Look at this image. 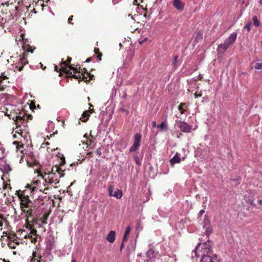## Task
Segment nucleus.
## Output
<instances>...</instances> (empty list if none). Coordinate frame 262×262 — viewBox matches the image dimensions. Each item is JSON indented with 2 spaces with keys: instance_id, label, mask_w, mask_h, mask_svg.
Instances as JSON below:
<instances>
[{
  "instance_id": "obj_1",
  "label": "nucleus",
  "mask_w": 262,
  "mask_h": 262,
  "mask_svg": "<svg viewBox=\"0 0 262 262\" xmlns=\"http://www.w3.org/2000/svg\"><path fill=\"white\" fill-rule=\"evenodd\" d=\"M193 254L195 257H201L200 262H214L216 258V254H214L212 249L211 243L207 239L202 244L200 243L192 251V257Z\"/></svg>"
},
{
  "instance_id": "obj_2",
  "label": "nucleus",
  "mask_w": 262,
  "mask_h": 262,
  "mask_svg": "<svg viewBox=\"0 0 262 262\" xmlns=\"http://www.w3.org/2000/svg\"><path fill=\"white\" fill-rule=\"evenodd\" d=\"M38 179L34 181L30 185L28 184L26 187L29 189V191L32 193L33 191L39 190L47 194L46 191L48 189L47 186L49 185L44 175L40 172L38 173Z\"/></svg>"
},
{
  "instance_id": "obj_3",
  "label": "nucleus",
  "mask_w": 262,
  "mask_h": 262,
  "mask_svg": "<svg viewBox=\"0 0 262 262\" xmlns=\"http://www.w3.org/2000/svg\"><path fill=\"white\" fill-rule=\"evenodd\" d=\"M43 175L49 184H57L59 183V179L63 177L64 173L59 167L55 166L52 168L51 172H45Z\"/></svg>"
},
{
  "instance_id": "obj_4",
  "label": "nucleus",
  "mask_w": 262,
  "mask_h": 262,
  "mask_svg": "<svg viewBox=\"0 0 262 262\" xmlns=\"http://www.w3.org/2000/svg\"><path fill=\"white\" fill-rule=\"evenodd\" d=\"M46 251L47 252L46 255H43L39 257V259L37 260L34 259L32 262H51L53 258L52 255L50 253V251L54 247V240L53 238L48 239L46 242Z\"/></svg>"
},
{
  "instance_id": "obj_5",
  "label": "nucleus",
  "mask_w": 262,
  "mask_h": 262,
  "mask_svg": "<svg viewBox=\"0 0 262 262\" xmlns=\"http://www.w3.org/2000/svg\"><path fill=\"white\" fill-rule=\"evenodd\" d=\"M237 37V33L234 32L224 41L223 43L218 45L217 51L219 52H224L227 49L232 45L236 40Z\"/></svg>"
},
{
  "instance_id": "obj_6",
  "label": "nucleus",
  "mask_w": 262,
  "mask_h": 262,
  "mask_svg": "<svg viewBox=\"0 0 262 262\" xmlns=\"http://www.w3.org/2000/svg\"><path fill=\"white\" fill-rule=\"evenodd\" d=\"M18 195L20 200L21 207L22 208L29 207L31 201L30 200L28 194L27 193V189L23 191L20 194H18Z\"/></svg>"
},
{
  "instance_id": "obj_7",
  "label": "nucleus",
  "mask_w": 262,
  "mask_h": 262,
  "mask_svg": "<svg viewBox=\"0 0 262 262\" xmlns=\"http://www.w3.org/2000/svg\"><path fill=\"white\" fill-rule=\"evenodd\" d=\"M6 112H5V115L9 117L10 119H12L13 120H17L19 118H21L22 113H21L18 109H16L15 107L14 110H11L10 113H8L9 108L6 107L5 108Z\"/></svg>"
},
{
  "instance_id": "obj_8",
  "label": "nucleus",
  "mask_w": 262,
  "mask_h": 262,
  "mask_svg": "<svg viewBox=\"0 0 262 262\" xmlns=\"http://www.w3.org/2000/svg\"><path fill=\"white\" fill-rule=\"evenodd\" d=\"M142 136L140 133H137L135 135L134 138V143L129 149V152H136L140 145Z\"/></svg>"
},
{
  "instance_id": "obj_9",
  "label": "nucleus",
  "mask_w": 262,
  "mask_h": 262,
  "mask_svg": "<svg viewBox=\"0 0 262 262\" xmlns=\"http://www.w3.org/2000/svg\"><path fill=\"white\" fill-rule=\"evenodd\" d=\"M203 228L205 229L207 237H208L212 232V228L210 225V220L207 216L205 217L203 221Z\"/></svg>"
},
{
  "instance_id": "obj_10",
  "label": "nucleus",
  "mask_w": 262,
  "mask_h": 262,
  "mask_svg": "<svg viewBox=\"0 0 262 262\" xmlns=\"http://www.w3.org/2000/svg\"><path fill=\"white\" fill-rule=\"evenodd\" d=\"M109 194L110 196H114L117 199H120L122 195L121 190L116 189L114 190L113 186H110L108 187Z\"/></svg>"
},
{
  "instance_id": "obj_11",
  "label": "nucleus",
  "mask_w": 262,
  "mask_h": 262,
  "mask_svg": "<svg viewBox=\"0 0 262 262\" xmlns=\"http://www.w3.org/2000/svg\"><path fill=\"white\" fill-rule=\"evenodd\" d=\"M181 130L184 133L190 132L192 128V126L189 125L185 121H180L179 125Z\"/></svg>"
},
{
  "instance_id": "obj_12",
  "label": "nucleus",
  "mask_w": 262,
  "mask_h": 262,
  "mask_svg": "<svg viewBox=\"0 0 262 262\" xmlns=\"http://www.w3.org/2000/svg\"><path fill=\"white\" fill-rule=\"evenodd\" d=\"M172 5L177 10L182 11L184 8L185 4L181 0H173Z\"/></svg>"
},
{
  "instance_id": "obj_13",
  "label": "nucleus",
  "mask_w": 262,
  "mask_h": 262,
  "mask_svg": "<svg viewBox=\"0 0 262 262\" xmlns=\"http://www.w3.org/2000/svg\"><path fill=\"white\" fill-rule=\"evenodd\" d=\"M68 68L69 70H72L73 71L74 73L72 74V72H71V74L74 78L78 79L79 80H82V79L84 77L82 73L80 74L79 72H77L74 68L72 67L71 66H69Z\"/></svg>"
},
{
  "instance_id": "obj_14",
  "label": "nucleus",
  "mask_w": 262,
  "mask_h": 262,
  "mask_svg": "<svg viewBox=\"0 0 262 262\" xmlns=\"http://www.w3.org/2000/svg\"><path fill=\"white\" fill-rule=\"evenodd\" d=\"M146 255L149 259H151L156 256L152 244H150L149 245V250L146 252Z\"/></svg>"
},
{
  "instance_id": "obj_15",
  "label": "nucleus",
  "mask_w": 262,
  "mask_h": 262,
  "mask_svg": "<svg viewBox=\"0 0 262 262\" xmlns=\"http://www.w3.org/2000/svg\"><path fill=\"white\" fill-rule=\"evenodd\" d=\"M9 241L8 243V246L11 249L15 248L16 246L19 244V242L15 238V237L8 236Z\"/></svg>"
},
{
  "instance_id": "obj_16",
  "label": "nucleus",
  "mask_w": 262,
  "mask_h": 262,
  "mask_svg": "<svg viewBox=\"0 0 262 262\" xmlns=\"http://www.w3.org/2000/svg\"><path fill=\"white\" fill-rule=\"evenodd\" d=\"M0 170L4 173H8L11 171V168L10 165L6 163L0 164Z\"/></svg>"
},
{
  "instance_id": "obj_17",
  "label": "nucleus",
  "mask_w": 262,
  "mask_h": 262,
  "mask_svg": "<svg viewBox=\"0 0 262 262\" xmlns=\"http://www.w3.org/2000/svg\"><path fill=\"white\" fill-rule=\"evenodd\" d=\"M19 61L18 63V65L16 66V68L18 69V71H20L24 65L28 63L27 59L24 57H20L19 59Z\"/></svg>"
},
{
  "instance_id": "obj_18",
  "label": "nucleus",
  "mask_w": 262,
  "mask_h": 262,
  "mask_svg": "<svg viewBox=\"0 0 262 262\" xmlns=\"http://www.w3.org/2000/svg\"><path fill=\"white\" fill-rule=\"evenodd\" d=\"M115 235L116 232L115 231H111L106 236L107 241L110 243H113L115 239Z\"/></svg>"
},
{
  "instance_id": "obj_19",
  "label": "nucleus",
  "mask_w": 262,
  "mask_h": 262,
  "mask_svg": "<svg viewBox=\"0 0 262 262\" xmlns=\"http://www.w3.org/2000/svg\"><path fill=\"white\" fill-rule=\"evenodd\" d=\"M188 104L186 103H181L178 106V110L180 111L181 114H184L186 112V108H187Z\"/></svg>"
},
{
  "instance_id": "obj_20",
  "label": "nucleus",
  "mask_w": 262,
  "mask_h": 262,
  "mask_svg": "<svg viewBox=\"0 0 262 262\" xmlns=\"http://www.w3.org/2000/svg\"><path fill=\"white\" fill-rule=\"evenodd\" d=\"M181 162V158H180L179 154L176 153L174 157L171 158L170 160L171 165H174L177 163H179Z\"/></svg>"
},
{
  "instance_id": "obj_21",
  "label": "nucleus",
  "mask_w": 262,
  "mask_h": 262,
  "mask_svg": "<svg viewBox=\"0 0 262 262\" xmlns=\"http://www.w3.org/2000/svg\"><path fill=\"white\" fill-rule=\"evenodd\" d=\"M7 79V77L6 76L1 75L0 76V91L4 90L6 84L3 80H6Z\"/></svg>"
},
{
  "instance_id": "obj_22",
  "label": "nucleus",
  "mask_w": 262,
  "mask_h": 262,
  "mask_svg": "<svg viewBox=\"0 0 262 262\" xmlns=\"http://www.w3.org/2000/svg\"><path fill=\"white\" fill-rule=\"evenodd\" d=\"M157 127L160 132L166 131L168 129V126L165 122H163L160 124L158 125Z\"/></svg>"
},
{
  "instance_id": "obj_23",
  "label": "nucleus",
  "mask_w": 262,
  "mask_h": 262,
  "mask_svg": "<svg viewBox=\"0 0 262 262\" xmlns=\"http://www.w3.org/2000/svg\"><path fill=\"white\" fill-rule=\"evenodd\" d=\"M8 223L2 216H0V230L2 231L3 226H7Z\"/></svg>"
},
{
  "instance_id": "obj_24",
  "label": "nucleus",
  "mask_w": 262,
  "mask_h": 262,
  "mask_svg": "<svg viewBox=\"0 0 262 262\" xmlns=\"http://www.w3.org/2000/svg\"><path fill=\"white\" fill-rule=\"evenodd\" d=\"M25 115L23 113H22L21 118H19L17 120H15L14 121L16 122V125L18 126H20V124L24 122V121L25 120Z\"/></svg>"
},
{
  "instance_id": "obj_25",
  "label": "nucleus",
  "mask_w": 262,
  "mask_h": 262,
  "mask_svg": "<svg viewBox=\"0 0 262 262\" xmlns=\"http://www.w3.org/2000/svg\"><path fill=\"white\" fill-rule=\"evenodd\" d=\"M130 230H131V228H130V226H128L126 228V229H125V232L124 233L123 237V241H125L126 239V238H127L128 234L129 233V232L130 231Z\"/></svg>"
},
{
  "instance_id": "obj_26",
  "label": "nucleus",
  "mask_w": 262,
  "mask_h": 262,
  "mask_svg": "<svg viewBox=\"0 0 262 262\" xmlns=\"http://www.w3.org/2000/svg\"><path fill=\"white\" fill-rule=\"evenodd\" d=\"M253 68L256 70H260L262 69V62L258 61L254 63Z\"/></svg>"
},
{
  "instance_id": "obj_27",
  "label": "nucleus",
  "mask_w": 262,
  "mask_h": 262,
  "mask_svg": "<svg viewBox=\"0 0 262 262\" xmlns=\"http://www.w3.org/2000/svg\"><path fill=\"white\" fill-rule=\"evenodd\" d=\"M5 156V149L2 146V145H0V159L4 158Z\"/></svg>"
},
{
  "instance_id": "obj_28",
  "label": "nucleus",
  "mask_w": 262,
  "mask_h": 262,
  "mask_svg": "<svg viewBox=\"0 0 262 262\" xmlns=\"http://www.w3.org/2000/svg\"><path fill=\"white\" fill-rule=\"evenodd\" d=\"M253 21L254 26L258 27L260 25V23L256 16L253 17Z\"/></svg>"
},
{
  "instance_id": "obj_29",
  "label": "nucleus",
  "mask_w": 262,
  "mask_h": 262,
  "mask_svg": "<svg viewBox=\"0 0 262 262\" xmlns=\"http://www.w3.org/2000/svg\"><path fill=\"white\" fill-rule=\"evenodd\" d=\"M89 116H90V115H89V113L88 112H87V111L84 112L82 114V117H85L86 118L82 119L81 120L82 121L85 122V121H86Z\"/></svg>"
},
{
  "instance_id": "obj_30",
  "label": "nucleus",
  "mask_w": 262,
  "mask_h": 262,
  "mask_svg": "<svg viewBox=\"0 0 262 262\" xmlns=\"http://www.w3.org/2000/svg\"><path fill=\"white\" fill-rule=\"evenodd\" d=\"M250 27H251V23L249 22L248 24H247L244 27V28L245 29H247L248 32L250 30Z\"/></svg>"
},
{
  "instance_id": "obj_31",
  "label": "nucleus",
  "mask_w": 262,
  "mask_h": 262,
  "mask_svg": "<svg viewBox=\"0 0 262 262\" xmlns=\"http://www.w3.org/2000/svg\"><path fill=\"white\" fill-rule=\"evenodd\" d=\"M135 161H136V163L138 165H140V161H139V157L137 155H136L135 156Z\"/></svg>"
},
{
  "instance_id": "obj_32",
  "label": "nucleus",
  "mask_w": 262,
  "mask_h": 262,
  "mask_svg": "<svg viewBox=\"0 0 262 262\" xmlns=\"http://www.w3.org/2000/svg\"><path fill=\"white\" fill-rule=\"evenodd\" d=\"M253 201H253V198L252 197L251 199H249V202H248V203H249L250 204H251V205H254Z\"/></svg>"
},
{
  "instance_id": "obj_33",
  "label": "nucleus",
  "mask_w": 262,
  "mask_h": 262,
  "mask_svg": "<svg viewBox=\"0 0 262 262\" xmlns=\"http://www.w3.org/2000/svg\"><path fill=\"white\" fill-rule=\"evenodd\" d=\"M61 165L64 164L65 163V162H66V160H65V158L63 157V155H62V156H61Z\"/></svg>"
},
{
  "instance_id": "obj_34",
  "label": "nucleus",
  "mask_w": 262,
  "mask_h": 262,
  "mask_svg": "<svg viewBox=\"0 0 262 262\" xmlns=\"http://www.w3.org/2000/svg\"><path fill=\"white\" fill-rule=\"evenodd\" d=\"M177 59H178V56H174V59H173V66L176 65L177 61Z\"/></svg>"
},
{
  "instance_id": "obj_35",
  "label": "nucleus",
  "mask_w": 262,
  "mask_h": 262,
  "mask_svg": "<svg viewBox=\"0 0 262 262\" xmlns=\"http://www.w3.org/2000/svg\"><path fill=\"white\" fill-rule=\"evenodd\" d=\"M133 4L134 5H139L140 3L138 1V0H134V2H133Z\"/></svg>"
},
{
  "instance_id": "obj_36",
  "label": "nucleus",
  "mask_w": 262,
  "mask_h": 262,
  "mask_svg": "<svg viewBox=\"0 0 262 262\" xmlns=\"http://www.w3.org/2000/svg\"><path fill=\"white\" fill-rule=\"evenodd\" d=\"M72 19H73V16H71L69 18V19H68V23H69V24H71V21L72 20Z\"/></svg>"
},
{
  "instance_id": "obj_37",
  "label": "nucleus",
  "mask_w": 262,
  "mask_h": 262,
  "mask_svg": "<svg viewBox=\"0 0 262 262\" xmlns=\"http://www.w3.org/2000/svg\"><path fill=\"white\" fill-rule=\"evenodd\" d=\"M13 144H15V145H16V148L18 149V142L17 141H14L13 142Z\"/></svg>"
},
{
  "instance_id": "obj_38",
  "label": "nucleus",
  "mask_w": 262,
  "mask_h": 262,
  "mask_svg": "<svg viewBox=\"0 0 262 262\" xmlns=\"http://www.w3.org/2000/svg\"><path fill=\"white\" fill-rule=\"evenodd\" d=\"M151 125L153 127H155L156 126V121H152V123H151Z\"/></svg>"
},
{
  "instance_id": "obj_39",
  "label": "nucleus",
  "mask_w": 262,
  "mask_h": 262,
  "mask_svg": "<svg viewBox=\"0 0 262 262\" xmlns=\"http://www.w3.org/2000/svg\"><path fill=\"white\" fill-rule=\"evenodd\" d=\"M204 210L203 209H202L200 211L199 214L202 215L204 213Z\"/></svg>"
},
{
  "instance_id": "obj_40",
  "label": "nucleus",
  "mask_w": 262,
  "mask_h": 262,
  "mask_svg": "<svg viewBox=\"0 0 262 262\" xmlns=\"http://www.w3.org/2000/svg\"><path fill=\"white\" fill-rule=\"evenodd\" d=\"M201 37H202L201 35H200L199 34H198V35L196 36L195 39L200 38Z\"/></svg>"
},
{
  "instance_id": "obj_41",
  "label": "nucleus",
  "mask_w": 262,
  "mask_h": 262,
  "mask_svg": "<svg viewBox=\"0 0 262 262\" xmlns=\"http://www.w3.org/2000/svg\"><path fill=\"white\" fill-rule=\"evenodd\" d=\"M101 54H100L98 56V58L99 59V61H100L101 60Z\"/></svg>"
},
{
  "instance_id": "obj_42",
  "label": "nucleus",
  "mask_w": 262,
  "mask_h": 262,
  "mask_svg": "<svg viewBox=\"0 0 262 262\" xmlns=\"http://www.w3.org/2000/svg\"><path fill=\"white\" fill-rule=\"evenodd\" d=\"M24 233V234H23V235H24L25 237H26L27 236V235L26 234V231H23L22 232V233Z\"/></svg>"
},
{
  "instance_id": "obj_43",
  "label": "nucleus",
  "mask_w": 262,
  "mask_h": 262,
  "mask_svg": "<svg viewBox=\"0 0 262 262\" xmlns=\"http://www.w3.org/2000/svg\"><path fill=\"white\" fill-rule=\"evenodd\" d=\"M258 202L259 204L261 205H262V200H259L258 201Z\"/></svg>"
},
{
  "instance_id": "obj_44",
  "label": "nucleus",
  "mask_w": 262,
  "mask_h": 262,
  "mask_svg": "<svg viewBox=\"0 0 262 262\" xmlns=\"http://www.w3.org/2000/svg\"><path fill=\"white\" fill-rule=\"evenodd\" d=\"M2 260L3 262H10V261L6 260L5 259H3Z\"/></svg>"
},
{
  "instance_id": "obj_45",
  "label": "nucleus",
  "mask_w": 262,
  "mask_h": 262,
  "mask_svg": "<svg viewBox=\"0 0 262 262\" xmlns=\"http://www.w3.org/2000/svg\"><path fill=\"white\" fill-rule=\"evenodd\" d=\"M90 61V58H88L85 61L86 62H89Z\"/></svg>"
},
{
  "instance_id": "obj_46",
  "label": "nucleus",
  "mask_w": 262,
  "mask_h": 262,
  "mask_svg": "<svg viewBox=\"0 0 262 262\" xmlns=\"http://www.w3.org/2000/svg\"><path fill=\"white\" fill-rule=\"evenodd\" d=\"M54 69H55V71H57V70H58V67H57V66H55L54 67Z\"/></svg>"
},
{
  "instance_id": "obj_47",
  "label": "nucleus",
  "mask_w": 262,
  "mask_h": 262,
  "mask_svg": "<svg viewBox=\"0 0 262 262\" xmlns=\"http://www.w3.org/2000/svg\"><path fill=\"white\" fill-rule=\"evenodd\" d=\"M71 59H72L71 58H68V62H70V61H71Z\"/></svg>"
},
{
  "instance_id": "obj_48",
  "label": "nucleus",
  "mask_w": 262,
  "mask_h": 262,
  "mask_svg": "<svg viewBox=\"0 0 262 262\" xmlns=\"http://www.w3.org/2000/svg\"><path fill=\"white\" fill-rule=\"evenodd\" d=\"M71 262H76V259H75V258H73V259H72Z\"/></svg>"
},
{
  "instance_id": "obj_49",
  "label": "nucleus",
  "mask_w": 262,
  "mask_h": 262,
  "mask_svg": "<svg viewBox=\"0 0 262 262\" xmlns=\"http://www.w3.org/2000/svg\"><path fill=\"white\" fill-rule=\"evenodd\" d=\"M97 153L98 154H99V155H100V154H101V153L99 152V150H98V149H97Z\"/></svg>"
},
{
  "instance_id": "obj_50",
  "label": "nucleus",
  "mask_w": 262,
  "mask_h": 262,
  "mask_svg": "<svg viewBox=\"0 0 262 262\" xmlns=\"http://www.w3.org/2000/svg\"><path fill=\"white\" fill-rule=\"evenodd\" d=\"M259 3L262 5V0H259Z\"/></svg>"
},
{
  "instance_id": "obj_51",
  "label": "nucleus",
  "mask_w": 262,
  "mask_h": 262,
  "mask_svg": "<svg viewBox=\"0 0 262 262\" xmlns=\"http://www.w3.org/2000/svg\"><path fill=\"white\" fill-rule=\"evenodd\" d=\"M3 22H2L1 20H0V26H3Z\"/></svg>"
},
{
  "instance_id": "obj_52",
  "label": "nucleus",
  "mask_w": 262,
  "mask_h": 262,
  "mask_svg": "<svg viewBox=\"0 0 262 262\" xmlns=\"http://www.w3.org/2000/svg\"><path fill=\"white\" fill-rule=\"evenodd\" d=\"M86 71V70L85 69H83V71H82V72H85V71Z\"/></svg>"
},
{
  "instance_id": "obj_53",
  "label": "nucleus",
  "mask_w": 262,
  "mask_h": 262,
  "mask_svg": "<svg viewBox=\"0 0 262 262\" xmlns=\"http://www.w3.org/2000/svg\"><path fill=\"white\" fill-rule=\"evenodd\" d=\"M86 71V70L85 69H83V71H82V72H85V71Z\"/></svg>"
},
{
  "instance_id": "obj_54",
  "label": "nucleus",
  "mask_w": 262,
  "mask_h": 262,
  "mask_svg": "<svg viewBox=\"0 0 262 262\" xmlns=\"http://www.w3.org/2000/svg\"><path fill=\"white\" fill-rule=\"evenodd\" d=\"M86 71V70L85 69H83V71H82V72H85V71Z\"/></svg>"
},
{
  "instance_id": "obj_55",
  "label": "nucleus",
  "mask_w": 262,
  "mask_h": 262,
  "mask_svg": "<svg viewBox=\"0 0 262 262\" xmlns=\"http://www.w3.org/2000/svg\"><path fill=\"white\" fill-rule=\"evenodd\" d=\"M123 243H122L121 245V249H122L123 248Z\"/></svg>"
},
{
  "instance_id": "obj_56",
  "label": "nucleus",
  "mask_w": 262,
  "mask_h": 262,
  "mask_svg": "<svg viewBox=\"0 0 262 262\" xmlns=\"http://www.w3.org/2000/svg\"><path fill=\"white\" fill-rule=\"evenodd\" d=\"M95 53L97 54V51H98V49H95Z\"/></svg>"
},
{
  "instance_id": "obj_57",
  "label": "nucleus",
  "mask_w": 262,
  "mask_h": 262,
  "mask_svg": "<svg viewBox=\"0 0 262 262\" xmlns=\"http://www.w3.org/2000/svg\"><path fill=\"white\" fill-rule=\"evenodd\" d=\"M7 106H8V107H12V105H9V104H8V105H7Z\"/></svg>"
},
{
  "instance_id": "obj_58",
  "label": "nucleus",
  "mask_w": 262,
  "mask_h": 262,
  "mask_svg": "<svg viewBox=\"0 0 262 262\" xmlns=\"http://www.w3.org/2000/svg\"><path fill=\"white\" fill-rule=\"evenodd\" d=\"M13 137H14V138H16V135H15V134H14V135H13Z\"/></svg>"
},
{
  "instance_id": "obj_59",
  "label": "nucleus",
  "mask_w": 262,
  "mask_h": 262,
  "mask_svg": "<svg viewBox=\"0 0 262 262\" xmlns=\"http://www.w3.org/2000/svg\"><path fill=\"white\" fill-rule=\"evenodd\" d=\"M66 72H68V70L67 69H66Z\"/></svg>"
},
{
  "instance_id": "obj_60",
  "label": "nucleus",
  "mask_w": 262,
  "mask_h": 262,
  "mask_svg": "<svg viewBox=\"0 0 262 262\" xmlns=\"http://www.w3.org/2000/svg\"><path fill=\"white\" fill-rule=\"evenodd\" d=\"M49 143L48 142L46 143V144L48 145Z\"/></svg>"
},
{
  "instance_id": "obj_61",
  "label": "nucleus",
  "mask_w": 262,
  "mask_h": 262,
  "mask_svg": "<svg viewBox=\"0 0 262 262\" xmlns=\"http://www.w3.org/2000/svg\"><path fill=\"white\" fill-rule=\"evenodd\" d=\"M73 183H74V182H72V183L71 184V185H73Z\"/></svg>"
},
{
  "instance_id": "obj_62",
  "label": "nucleus",
  "mask_w": 262,
  "mask_h": 262,
  "mask_svg": "<svg viewBox=\"0 0 262 262\" xmlns=\"http://www.w3.org/2000/svg\"><path fill=\"white\" fill-rule=\"evenodd\" d=\"M198 97V95H195V97L196 98V97Z\"/></svg>"
},
{
  "instance_id": "obj_63",
  "label": "nucleus",
  "mask_w": 262,
  "mask_h": 262,
  "mask_svg": "<svg viewBox=\"0 0 262 262\" xmlns=\"http://www.w3.org/2000/svg\"><path fill=\"white\" fill-rule=\"evenodd\" d=\"M64 64L66 66H67V64L66 63V62H64Z\"/></svg>"
},
{
  "instance_id": "obj_64",
  "label": "nucleus",
  "mask_w": 262,
  "mask_h": 262,
  "mask_svg": "<svg viewBox=\"0 0 262 262\" xmlns=\"http://www.w3.org/2000/svg\"><path fill=\"white\" fill-rule=\"evenodd\" d=\"M173 259L174 261H176V259H175V258H173Z\"/></svg>"
}]
</instances>
